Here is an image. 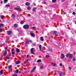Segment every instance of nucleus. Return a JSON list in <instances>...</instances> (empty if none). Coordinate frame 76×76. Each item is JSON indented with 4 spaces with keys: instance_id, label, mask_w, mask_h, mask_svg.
<instances>
[{
    "instance_id": "f257e3e1",
    "label": "nucleus",
    "mask_w": 76,
    "mask_h": 76,
    "mask_svg": "<svg viewBox=\"0 0 76 76\" xmlns=\"http://www.w3.org/2000/svg\"><path fill=\"white\" fill-rule=\"evenodd\" d=\"M23 28L24 29H29V26H28V25L26 24L23 26Z\"/></svg>"
},
{
    "instance_id": "f03ea898",
    "label": "nucleus",
    "mask_w": 76,
    "mask_h": 76,
    "mask_svg": "<svg viewBox=\"0 0 76 76\" xmlns=\"http://www.w3.org/2000/svg\"><path fill=\"white\" fill-rule=\"evenodd\" d=\"M25 42L26 44H29V42H32V41L28 40L27 39H26Z\"/></svg>"
},
{
    "instance_id": "7ed1b4c3",
    "label": "nucleus",
    "mask_w": 76,
    "mask_h": 76,
    "mask_svg": "<svg viewBox=\"0 0 76 76\" xmlns=\"http://www.w3.org/2000/svg\"><path fill=\"white\" fill-rule=\"evenodd\" d=\"M36 66L34 67L32 69V70L31 71V73H33V72H34V71L35 70V69H36Z\"/></svg>"
},
{
    "instance_id": "20e7f679",
    "label": "nucleus",
    "mask_w": 76,
    "mask_h": 76,
    "mask_svg": "<svg viewBox=\"0 0 76 76\" xmlns=\"http://www.w3.org/2000/svg\"><path fill=\"white\" fill-rule=\"evenodd\" d=\"M7 34L8 35H11L12 34V31H7Z\"/></svg>"
},
{
    "instance_id": "39448f33",
    "label": "nucleus",
    "mask_w": 76,
    "mask_h": 76,
    "mask_svg": "<svg viewBox=\"0 0 76 76\" xmlns=\"http://www.w3.org/2000/svg\"><path fill=\"white\" fill-rule=\"evenodd\" d=\"M34 50H35V48H32L31 49V53H32V54H34Z\"/></svg>"
},
{
    "instance_id": "423d86ee",
    "label": "nucleus",
    "mask_w": 76,
    "mask_h": 76,
    "mask_svg": "<svg viewBox=\"0 0 76 76\" xmlns=\"http://www.w3.org/2000/svg\"><path fill=\"white\" fill-rule=\"evenodd\" d=\"M16 51L17 53H20V50L18 49V48H16Z\"/></svg>"
},
{
    "instance_id": "0eeeda50",
    "label": "nucleus",
    "mask_w": 76,
    "mask_h": 76,
    "mask_svg": "<svg viewBox=\"0 0 76 76\" xmlns=\"http://www.w3.org/2000/svg\"><path fill=\"white\" fill-rule=\"evenodd\" d=\"M61 58H64L65 57V56L64 54H61Z\"/></svg>"
},
{
    "instance_id": "6e6552de",
    "label": "nucleus",
    "mask_w": 76,
    "mask_h": 76,
    "mask_svg": "<svg viewBox=\"0 0 76 76\" xmlns=\"http://www.w3.org/2000/svg\"><path fill=\"white\" fill-rule=\"evenodd\" d=\"M30 35L31 37H35V34H34L33 33H30Z\"/></svg>"
},
{
    "instance_id": "1a4fd4ad",
    "label": "nucleus",
    "mask_w": 76,
    "mask_h": 76,
    "mask_svg": "<svg viewBox=\"0 0 76 76\" xmlns=\"http://www.w3.org/2000/svg\"><path fill=\"white\" fill-rule=\"evenodd\" d=\"M6 58L7 59H10V56L9 55H7L6 57Z\"/></svg>"
},
{
    "instance_id": "9d476101",
    "label": "nucleus",
    "mask_w": 76,
    "mask_h": 76,
    "mask_svg": "<svg viewBox=\"0 0 76 76\" xmlns=\"http://www.w3.org/2000/svg\"><path fill=\"white\" fill-rule=\"evenodd\" d=\"M69 58H72L73 57V55L72 54H69Z\"/></svg>"
},
{
    "instance_id": "9b49d317",
    "label": "nucleus",
    "mask_w": 76,
    "mask_h": 76,
    "mask_svg": "<svg viewBox=\"0 0 76 76\" xmlns=\"http://www.w3.org/2000/svg\"><path fill=\"white\" fill-rule=\"evenodd\" d=\"M4 72V71L3 70V69H2L1 70L0 73H1V75H3Z\"/></svg>"
},
{
    "instance_id": "f8f14e48",
    "label": "nucleus",
    "mask_w": 76,
    "mask_h": 76,
    "mask_svg": "<svg viewBox=\"0 0 76 76\" xmlns=\"http://www.w3.org/2000/svg\"><path fill=\"white\" fill-rule=\"evenodd\" d=\"M53 34L54 35H55L56 36H58V34H57V31H54Z\"/></svg>"
},
{
    "instance_id": "ddd939ff",
    "label": "nucleus",
    "mask_w": 76,
    "mask_h": 76,
    "mask_svg": "<svg viewBox=\"0 0 76 76\" xmlns=\"http://www.w3.org/2000/svg\"><path fill=\"white\" fill-rule=\"evenodd\" d=\"M20 61H17L16 62L15 64H20Z\"/></svg>"
},
{
    "instance_id": "4468645a",
    "label": "nucleus",
    "mask_w": 76,
    "mask_h": 76,
    "mask_svg": "<svg viewBox=\"0 0 76 76\" xmlns=\"http://www.w3.org/2000/svg\"><path fill=\"white\" fill-rule=\"evenodd\" d=\"M6 54H7V51H5L4 53V56H6Z\"/></svg>"
},
{
    "instance_id": "2eb2a0df",
    "label": "nucleus",
    "mask_w": 76,
    "mask_h": 76,
    "mask_svg": "<svg viewBox=\"0 0 76 76\" xmlns=\"http://www.w3.org/2000/svg\"><path fill=\"white\" fill-rule=\"evenodd\" d=\"M40 40L42 41H44V38H43V37H40Z\"/></svg>"
},
{
    "instance_id": "dca6fc26",
    "label": "nucleus",
    "mask_w": 76,
    "mask_h": 76,
    "mask_svg": "<svg viewBox=\"0 0 76 76\" xmlns=\"http://www.w3.org/2000/svg\"><path fill=\"white\" fill-rule=\"evenodd\" d=\"M39 50L40 51H42V50H41V45H39Z\"/></svg>"
},
{
    "instance_id": "f3484780",
    "label": "nucleus",
    "mask_w": 76,
    "mask_h": 76,
    "mask_svg": "<svg viewBox=\"0 0 76 76\" xmlns=\"http://www.w3.org/2000/svg\"><path fill=\"white\" fill-rule=\"evenodd\" d=\"M51 64H52V65L54 66H56V64L52 62L51 63Z\"/></svg>"
},
{
    "instance_id": "a211bd4d",
    "label": "nucleus",
    "mask_w": 76,
    "mask_h": 76,
    "mask_svg": "<svg viewBox=\"0 0 76 76\" xmlns=\"http://www.w3.org/2000/svg\"><path fill=\"white\" fill-rule=\"evenodd\" d=\"M18 26V24L15 23L14 24V27L16 28V27H17Z\"/></svg>"
},
{
    "instance_id": "6ab92c4d",
    "label": "nucleus",
    "mask_w": 76,
    "mask_h": 76,
    "mask_svg": "<svg viewBox=\"0 0 76 76\" xmlns=\"http://www.w3.org/2000/svg\"><path fill=\"white\" fill-rule=\"evenodd\" d=\"M15 10H18V11H19V9H20V8H14Z\"/></svg>"
},
{
    "instance_id": "aec40b11",
    "label": "nucleus",
    "mask_w": 76,
    "mask_h": 76,
    "mask_svg": "<svg viewBox=\"0 0 76 76\" xmlns=\"http://www.w3.org/2000/svg\"><path fill=\"white\" fill-rule=\"evenodd\" d=\"M25 4H26V6H29V4H29V3L27 2Z\"/></svg>"
},
{
    "instance_id": "412c9836",
    "label": "nucleus",
    "mask_w": 76,
    "mask_h": 76,
    "mask_svg": "<svg viewBox=\"0 0 76 76\" xmlns=\"http://www.w3.org/2000/svg\"><path fill=\"white\" fill-rule=\"evenodd\" d=\"M33 30L34 31H35L36 30V29H37V28L35 26H33Z\"/></svg>"
},
{
    "instance_id": "4be33fe9",
    "label": "nucleus",
    "mask_w": 76,
    "mask_h": 76,
    "mask_svg": "<svg viewBox=\"0 0 76 76\" xmlns=\"http://www.w3.org/2000/svg\"><path fill=\"white\" fill-rule=\"evenodd\" d=\"M9 39H10V37H7V41H9Z\"/></svg>"
},
{
    "instance_id": "5701e85b",
    "label": "nucleus",
    "mask_w": 76,
    "mask_h": 76,
    "mask_svg": "<svg viewBox=\"0 0 76 76\" xmlns=\"http://www.w3.org/2000/svg\"><path fill=\"white\" fill-rule=\"evenodd\" d=\"M37 9V8H33V12H35L36 11L35 10Z\"/></svg>"
},
{
    "instance_id": "b1692460",
    "label": "nucleus",
    "mask_w": 76,
    "mask_h": 76,
    "mask_svg": "<svg viewBox=\"0 0 76 76\" xmlns=\"http://www.w3.org/2000/svg\"><path fill=\"white\" fill-rule=\"evenodd\" d=\"M8 68H9V69H12V65L8 66Z\"/></svg>"
},
{
    "instance_id": "393cba45",
    "label": "nucleus",
    "mask_w": 76,
    "mask_h": 76,
    "mask_svg": "<svg viewBox=\"0 0 76 76\" xmlns=\"http://www.w3.org/2000/svg\"><path fill=\"white\" fill-rule=\"evenodd\" d=\"M4 25V24H3L1 23L0 24V28H1V27L2 26H3Z\"/></svg>"
},
{
    "instance_id": "a878e982",
    "label": "nucleus",
    "mask_w": 76,
    "mask_h": 76,
    "mask_svg": "<svg viewBox=\"0 0 76 76\" xmlns=\"http://www.w3.org/2000/svg\"><path fill=\"white\" fill-rule=\"evenodd\" d=\"M12 17L13 18H15V15L13 14H12Z\"/></svg>"
},
{
    "instance_id": "bb28decb",
    "label": "nucleus",
    "mask_w": 76,
    "mask_h": 76,
    "mask_svg": "<svg viewBox=\"0 0 76 76\" xmlns=\"http://www.w3.org/2000/svg\"><path fill=\"white\" fill-rule=\"evenodd\" d=\"M41 59L38 60L37 61V63H39L40 62H41Z\"/></svg>"
},
{
    "instance_id": "cd10ccee",
    "label": "nucleus",
    "mask_w": 76,
    "mask_h": 76,
    "mask_svg": "<svg viewBox=\"0 0 76 76\" xmlns=\"http://www.w3.org/2000/svg\"><path fill=\"white\" fill-rule=\"evenodd\" d=\"M69 55H70V54H68L66 55V57H69Z\"/></svg>"
},
{
    "instance_id": "c85d7f7f",
    "label": "nucleus",
    "mask_w": 76,
    "mask_h": 76,
    "mask_svg": "<svg viewBox=\"0 0 76 76\" xmlns=\"http://www.w3.org/2000/svg\"><path fill=\"white\" fill-rule=\"evenodd\" d=\"M28 61V59L26 60L25 61L24 63H27V62Z\"/></svg>"
},
{
    "instance_id": "c756f323",
    "label": "nucleus",
    "mask_w": 76,
    "mask_h": 76,
    "mask_svg": "<svg viewBox=\"0 0 76 76\" xmlns=\"http://www.w3.org/2000/svg\"><path fill=\"white\" fill-rule=\"evenodd\" d=\"M18 75H17V74H13L12 76H17Z\"/></svg>"
},
{
    "instance_id": "7c9ffc66",
    "label": "nucleus",
    "mask_w": 76,
    "mask_h": 76,
    "mask_svg": "<svg viewBox=\"0 0 76 76\" xmlns=\"http://www.w3.org/2000/svg\"><path fill=\"white\" fill-rule=\"evenodd\" d=\"M8 0H4V3H7V1Z\"/></svg>"
},
{
    "instance_id": "2f4dec72",
    "label": "nucleus",
    "mask_w": 76,
    "mask_h": 76,
    "mask_svg": "<svg viewBox=\"0 0 76 76\" xmlns=\"http://www.w3.org/2000/svg\"><path fill=\"white\" fill-rule=\"evenodd\" d=\"M20 23H21V24H23L24 23V21H20Z\"/></svg>"
},
{
    "instance_id": "473e14b6",
    "label": "nucleus",
    "mask_w": 76,
    "mask_h": 76,
    "mask_svg": "<svg viewBox=\"0 0 76 76\" xmlns=\"http://www.w3.org/2000/svg\"><path fill=\"white\" fill-rule=\"evenodd\" d=\"M62 75H63V73H59L60 76H62Z\"/></svg>"
},
{
    "instance_id": "72a5a7b5",
    "label": "nucleus",
    "mask_w": 76,
    "mask_h": 76,
    "mask_svg": "<svg viewBox=\"0 0 76 76\" xmlns=\"http://www.w3.org/2000/svg\"><path fill=\"white\" fill-rule=\"evenodd\" d=\"M16 72L17 73H18V72H19V69H18L16 70Z\"/></svg>"
},
{
    "instance_id": "f704fd0d",
    "label": "nucleus",
    "mask_w": 76,
    "mask_h": 76,
    "mask_svg": "<svg viewBox=\"0 0 76 76\" xmlns=\"http://www.w3.org/2000/svg\"><path fill=\"white\" fill-rule=\"evenodd\" d=\"M56 0H53L52 1V2L53 3H55V2H56Z\"/></svg>"
},
{
    "instance_id": "c9c22d12",
    "label": "nucleus",
    "mask_w": 76,
    "mask_h": 76,
    "mask_svg": "<svg viewBox=\"0 0 76 76\" xmlns=\"http://www.w3.org/2000/svg\"><path fill=\"white\" fill-rule=\"evenodd\" d=\"M12 54H15V53L13 51H12Z\"/></svg>"
},
{
    "instance_id": "e433bc0d",
    "label": "nucleus",
    "mask_w": 76,
    "mask_h": 76,
    "mask_svg": "<svg viewBox=\"0 0 76 76\" xmlns=\"http://www.w3.org/2000/svg\"><path fill=\"white\" fill-rule=\"evenodd\" d=\"M49 57H50V56L48 55H46V58H49Z\"/></svg>"
},
{
    "instance_id": "4c0bfd02",
    "label": "nucleus",
    "mask_w": 76,
    "mask_h": 76,
    "mask_svg": "<svg viewBox=\"0 0 76 76\" xmlns=\"http://www.w3.org/2000/svg\"><path fill=\"white\" fill-rule=\"evenodd\" d=\"M73 61H76V59L75 58H73Z\"/></svg>"
},
{
    "instance_id": "58836bf2",
    "label": "nucleus",
    "mask_w": 76,
    "mask_h": 76,
    "mask_svg": "<svg viewBox=\"0 0 76 76\" xmlns=\"http://www.w3.org/2000/svg\"><path fill=\"white\" fill-rule=\"evenodd\" d=\"M28 10H31V8L30 7H28Z\"/></svg>"
},
{
    "instance_id": "ea45409f",
    "label": "nucleus",
    "mask_w": 76,
    "mask_h": 76,
    "mask_svg": "<svg viewBox=\"0 0 76 76\" xmlns=\"http://www.w3.org/2000/svg\"><path fill=\"white\" fill-rule=\"evenodd\" d=\"M40 68L41 69H43V66H41L40 67Z\"/></svg>"
},
{
    "instance_id": "a19ab883",
    "label": "nucleus",
    "mask_w": 76,
    "mask_h": 76,
    "mask_svg": "<svg viewBox=\"0 0 76 76\" xmlns=\"http://www.w3.org/2000/svg\"><path fill=\"white\" fill-rule=\"evenodd\" d=\"M5 6L6 7H9V6H10V5H6Z\"/></svg>"
},
{
    "instance_id": "79ce46f5",
    "label": "nucleus",
    "mask_w": 76,
    "mask_h": 76,
    "mask_svg": "<svg viewBox=\"0 0 76 76\" xmlns=\"http://www.w3.org/2000/svg\"><path fill=\"white\" fill-rule=\"evenodd\" d=\"M72 15H76V13L75 12H74L72 13Z\"/></svg>"
},
{
    "instance_id": "37998d69",
    "label": "nucleus",
    "mask_w": 76,
    "mask_h": 76,
    "mask_svg": "<svg viewBox=\"0 0 76 76\" xmlns=\"http://www.w3.org/2000/svg\"><path fill=\"white\" fill-rule=\"evenodd\" d=\"M63 14L64 15H66V12H65L64 11L63 12Z\"/></svg>"
},
{
    "instance_id": "c03bdc74",
    "label": "nucleus",
    "mask_w": 76,
    "mask_h": 76,
    "mask_svg": "<svg viewBox=\"0 0 76 76\" xmlns=\"http://www.w3.org/2000/svg\"><path fill=\"white\" fill-rule=\"evenodd\" d=\"M3 31L2 29H0V32H1Z\"/></svg>"
},
{
    "instance_id": "a18cd8bd",
    "label": "nucleus",
    "mask_w": 76,
    "mask_h": 76,
    "mask_svg": "<svg viewBox=\"0 0 76 76\" xmlns=\"http://www.w3.org/2000/svg\"><path fill=\"white\" fill-rule=\"evenodd\" d=\"M69 70H72V68H71V67H69Z\"/></svg>"
},
{
    "instance_id": "49530a36",
    "label": "nucleus",
    "mask_w": 76,
    "mask_h": 76,
    "mask_svg": "<svg viewBox=\"0 0 76 76\" xmlns=\"http://www.w3.org/2000/svg\"><path fill=\"white\" fill-rule=\"evenodd\" d=\"M65 0H61V1H62V2H64L65 1Z\"/></svg>"
},
{
    "instance_id": "de8ad7c7",
    "label": "nucleus",
    "mask_w": 76,
    "mask_h": 76,
    "mask_svg": "<svg viewBox=\"0 0 76 76\" xmlns=\"http://www.w3.org/2000/svg\"><path fill=\"white\" fill-rule=\"evenodd\" d=\"M60 66H62V64L60 63Z\"/></svg>"
},
{
    "instance_id": "09e8293b",
    "label": "nucleus",
    "mask_w": 76,
    "mask_h": 76,
    "mask_svg": "<svg viewBox=\"0 0 76 76\" xmlns=\"http://www.w3.org/2000/svg\"><path fill=\"white\" fill-rule=\"evenodd\" d=\"M49 50L51 52L52 51V49H49Z\"/></svg>"
},
{
    "instance_id": "8fccbe9b",
    "label": "nucleus",
    "mask_w": 76,
    "mask_h": 76,
    "mask_svg": "<svg viewBox=\"0 0 76 76\" xmlns=\"http://www.w3.org/2000/svg\"><path fill=\"white\" fill-rule=\"evenodd\" d=\"M43 4H46V2H43Z\"/></svg>"
},
{
    "instance_id": "3c124183",
    "label": "nucleus",
    "mask_w": 76,
    "mask_h": 76,
    "mask_svg": "<svg viewBox=\"0 0 76 76\" xmlns=\"http://www.w3.org/2000/svg\"><path fill=\"white\" fill-rule=\"evenodd\" d=\"M14 48H12V51H14Z\"/></svg>"
},
{
    "instance_id": "603ef678",
    "label": "nucleus",
    "mask_w": 76,
    "mask_h": 76,
    "mask_svg": "<svg viewBox=\"0 0 76 76\" xmlns=\"http://www.w3.org/2000/svg\"><path fill=\"white\" fill-rule=\"evenodd\" d=\"M5 50H7V47H6L5 48Z\"/></svg>"
},
{
    "instance_id": "864d4df0",
    "label": "nucleus",
    "mask_w": 76,
    "mask_h": 76,
    "mask_svg": "<svg viewBox=\"0 0 76 76\" xmlns=\"http://www.w3.org/2000/svg\"><path fill=\"white\" fill-rule=\"evenodd\" d=\"M53 42V41H52V40H50V42Z\"/></svg>"
},
{
    "instance_id": "5fc2aeb1",
    "label": "nucleus",
    "mask_w": 76,
    "mask_h": 76,
    "mask_svg": "<svg viewBox=\"0 0 76 76\" xmlns=\"http://www.w3.org/2000/svg\"><path fill=\"white\" fill-rule=\"evenodd\" d=\"M2 3H3V1H1V4H2Z\"/></svg>"
},
{
    "instance_id": "6e6d98bb",
    "label": "nucleus",
    "mask_w": 76,
    "mask_h": 76,
    "mask_svg": "<svg viewBox=\"0 0 76 76\" xmlns=\"http://www.w3.org/2000/svg\"><path fill=\"white\" fill-rule=\"evenodd\" d=\"M1 18H2V17H3V16H1Z\"/></svg>"
},
{
    "instance_id": "4d7b16f0",
    "label": "nucleus",
    "mask_w": 76,
    "mask_h": 76,
    "mask_svg": "<svg viewBox=\"0 0 76 76\" xmlns=\"http://www.w3.org/2000/svg\"><path fill=\"white\" fill-rule=\"evenodd\" d=\"M76 54V53L74 52V54Z\"/></svg>"
},
{
    "instance_id": "13d9d810",
    "label": "nucleus",
    "mask_w": 76,
    "mask_h": 76,
    "mask_svg": "<svg viewBox=\"0 0 76 76\" xmlns=\"http://www.w3.org/2000/svg\"><path fill=\"white\" fill-rule=\"evenodd\" d=\"M68 29H70V28H69V27L68 28Z\"/></svg>"
},
{
    "instance_id": "bf43d9fd",
    "label": "nucleus",
    "mask_w": 76,
    "mask_h": 76,
    "mask_svg": "<svg viewBox=\"0 0 76 76\" xmlns=\"http://www.w3.org/2000/svg\"><path fill=\"white\" fill-rule=\"evenodd\" d=\"M27 58H28V57L29 56H27Z\"/></svg>"
},
{
    "instance_id": "052dcab7",
    "label": "nucleus",
    "mask_w": 76,
    "mask_h": 76,
    "mask_svg": "<svg viewBox=\"0 0 76 76\" xmlns=\"http://www.w3.org/2000/svg\"><path fill=\"white\" fill-rule=\"evenodd\" d=\"M54 16H56V14H54Z\"/></svg>"
},
{
    "instance_id": "680f3d73",
    "label": "nucleus",
    "mask_w": 76,
    "mask_h": 76,
    "mask_svg": "<svg viewBox=\"0 0 76 76\" xmlns=\"http://www.w3.org/2000/svg\"><path fill=\"white\" fill-rule=\"evenodd\" d=\"M75 7H76V4L75 5Z\"/></svg>"
},
{
    "instance_id": "e2e57ef3",
    "label": "nucleus",
    "mask_w": 76,
    "mask_h": 76,
    "mask_svg": "<svg viewBox=\"0 0 76 76\" xmlns=\"http://www.w3.org/2000/svg\"><path fill=\"white\" fill-rule=\"evenodd\" d=\"M19 29H18V31H19Z\"/></svg>"
},
{
    "instance_id": "0e129e2a",
    "label": "nucleus",
    "mask_w": 76,
    "mask_h": 76,
    "mask_svg": "<svg viewBox=\"0 0 76 76\" xmlns=\"http://www.w3.org/2000/svg\"><path fill=\"white\" fill-rule=\"evenodd\" d=\"M0 21H1V20L0 19Z\"/></svg>"
},
{
    "instance_id": "69168bd1",
    "label": "nucleus",
    "mask_w": 76,
    "mask_h": 76,
    "mask_svg": "<svg viewBox=\"0 0 76 76\" xmlns=\"http://www.w3.org/2000/svg\"><path fill=\"white\" fill-rule=\"evenodd\" d=\"M75 23L76 24V22H75Z\"/></svg>"
},
{
    "instance_id": "338daca9",
    "label": "nucleus",
    "mask_w": 76,
    "mask_h": 76,
    "mask_svg": "<svg viewBox=\"0 0 76 76\" xmlns=\"http://www.w3.org/2000/svg\"><path fill=\"white\" fill-rule=\"evenodd\" d=\"M50 38H49V39H50Z\"/></svg>"
},
{
    "instance_id": "774afa93",
    "label": "nucleus",
    "mask_w": 76,
    "mask_h": 76,
    "mask_svg": "<svg viewBox=\"0 0 76 76\" xmlns=\"http://www.w3.org/2000/svg\"><path fill=\"white\" fill-rule=\"evenodd\" d=\"M38 76H39V75H38Z\"/></svg>"
}]
</instances>
